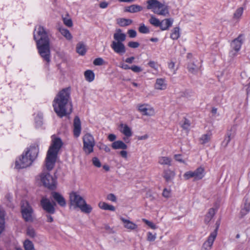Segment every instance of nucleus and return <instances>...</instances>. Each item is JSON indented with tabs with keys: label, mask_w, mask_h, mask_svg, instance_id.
<instances>
[{
	"label": "nucleus",
	"mask_w": 250,
	"mask_h": 250,
	"mask_svg": "<svg viewBox=\"0 0 250 250\" xmlns=\"http://www.w3.org/2000/svg\"><path fill=\"white\" fill-rule=\"evenodd\" d=\"M148 65L155 70H157L158 68V65L157 63L154 61H150L148 62Z\"/></svg>",
	"instance_id": "603ef678"
},
{
	"label": "nucleus",
	"mask_w": 250,
	"mask_h": 250,
	"mask_svg": "<svg viewBox=\"0 0 250 250\" xmlns=\"http://www.w3.org/2000/svg\"><path fill=\"white\" fill-rule=\"evenodd\" d=\"M51 196L60 206L63 207L66 206V200L62 194L57 192H52Z\"/></svg>",
	"instance_id": "6ab92c4d"
},
{
	"label": "nucleus",
	"mask_w": 250,
	"mask_h": 250,
	"mask_svg": "<svg viewBox=\"0 0 250 250\" xmlns=\"http://www.w3.org/2000/svg\"><path fill=\"white\" fill-rule=\"evenodd\" d=\"M130 69L135 73H139L143 71L141 67L136 65H133L130 66Z\"/></svg>",
	"instance_id": "09e8293b"
},
{
	"label": "nucleus",
	"mask_w": 250,
	"mask_h": 250,
	"mask_svg": "<svg viewBox=\"0 0 250 250\" xmlns=\"http://www.w3.org/2000/svg\"><path fill=\"white\" fill-rule=\"evenodd\" d=\"M127 33L130 38H133L136 37L137 35V32L135 30L133 29L128 30Z\"/></svg>",
	"instance_id": "13d9d810"
},
{
	"label": "nucleus",
	"mask_w": 250,
	"mask_h": 250,
	"mask_svg": "<svg viewBox=\"0 0 250 250\" xmlns=\"http://www.w3.org/2000/svg\"><path fill=\"white\" fill-rule=\"evenodd\" d=\"M55 111L57 115L61 118L70 113V112H66V110H55Z\"/></svg>",
	"instance_id": "3c124183"
},
{
	"label": "nucleus",
	"mask_w": 250,
	"mask_h": 250,
	"mask_svg": "<svg viewBox=\"0 0 250 250\" xmlns=\"http://www.w3.org/2000/svg\"><path fill=\"white\" fill-rule=\"evenodd\" d=\"M199 68L200 66L197 65L194 63H190L188 65V71L192 73L197 72L199 69Z\"/></svg>",
	"instance_id": "4c0bfd02"
},
{
	"label": "nucleus",
	"mask_w": 250,
	"mask_h": 250,
	"mask_svg": "<svg viewBox=\"0 0 250 250\" xmlns=\"http://www.w3.org/2000/svg\"><path fill=\"white\" fill-rule=\"evenodd\" d=\"M167 87L166 80L163 78H158L156 80L154 88L156 90H164Z\"/></svg>",
	"instance_id": "aec40b11"
},
{
	"label": "nucleus",
	"mask_w": 250,
	"mask_h": 250,
	"mask_svg": "<svg viewBox=\"0 0 250 250\" xmlns=\"http://www.w3.org/2000/svg\"><path fill=\"white\" fill-rule=\"evenodd\" d=\"M33 161L23 153L22 155L15 162V167L17 168H23L29 167Z\"/></svg>",
	"instance_id": "9d476101"
},
{
	"label": "nucleus",
	"mask_w": 250,
	"mask_h": 250,
	"mask_svg": "<svg viewBox=\"0 0 250 250\" xmlns=\"http://www.w3.org/2000/svg\"><path fill=\"white\" fill-rule=\"evenodd\" d=\"M149 21L150 23V24L155 26H159L160 24V21L153 16H151V18L149 19Z\"/></svg>",
	"instance_id": "a19ab883"
},
{
	"label": "nucleus",
	"mask_w": 250,
	"mask_h": 250,
	"mask_svg": "<svg viewBox=\"0 0 250 250\" xmlns=\"http://www.w3.org/2000/svg\"><path fill=\"white\" fill-rule=\"evenodd\" d=\"M4 228V212L0 211V234L1 233Z\"/></svg>",
	"instance_id": "e433bc0d"
},
{
	"label": "nucleus",
	"mask_w": 250,
	"mask_h": 250,
	"mask_svg": "<svg viewBox=\"0 0 250 250\" xmlns=\"http://www.w3.org/2000/svg\"><path fill=\"white\" fill-rule=\"evenodd\" d=\"M141 115L142 118L146 120L149 117L152 116L154 115L155 113L153 110H139Z\"/></svg>",
	"instance_id": "c85d7f7f"
},
{
	"label": "nucleus",
	"mask_w": 250,
	"mask_h": 250,
	"mask_svg": "<svg viewBox=\"0 0 250 250\" xmlns=\"http://www.w3.org/2000/svg\"><path fill=\"white\" fill-rule=\"evenodd\" d=\"M113 39L114 40L112 42L123 43V42L125 40L126 35L122 32L121 29H118L116 30L113 35Z\"/></svg>",
	"instance_id": "a211bd4d"
},
{
	"label": "nucleus",
	"mask_w": 250,
	"mask_h": 250,
	"mask_svg": "<svg viewBox=\"0 0 250 250\" xmlns=\"http://www.w3.org/2000/svg\"><path fill=\"white\" fill-rule=\"evenodd\" d=\"M24 153L33 161L38 156L39 148L38 146H30Z\"/></svg>",
	"instance_id": "f3484780"
},
{
	"label": "nucleus",
	"mask_w": 250,
	"mask_h": 250,
	"mask_svg": "<svg viewBox=\"0 0 250 250\" xmlns=\"http://www.w3.org/2000/svg\"><path fill=\"white\" fill-rule=\"evenodd\" d=\"M217 229L218 227H217L216 229L210 233V235L208 237L207 241V247L206 248V250H209L211 249L213 242L217 236Z\"/></svg>",
	"instance_id": "412c9836"
},
{
	"label": "nucleus",
	"mask_w": 250,
	"mask_h": 250,
	"mask_svg": "<svg viewBox=\"0 0 250 250\" xmlns=\"http://www.w3.org/2000/svg\"><path fill=\"white\" fill-rule=\"evenodd\" d=\"M147 4V8L151 9L156 14L165 16L168 14L167 7L157 0H148Z\"/></svg>",
	"instance_id": "39448f33"
},
{
	"label": "nucleus",
	"mask_w": 250,
	"mask_h": 250,
	"mask_svg": "<svg viewBox=\"0 0 250 250\" xmlns=\"http://www.w3.org/2000/svg\"><path fill=\"white\" fill-rule=\"evenodd\" d=\"M26 233L29 237L31 238H33L36 236L35 230L32 227H28L27 228Z\"/></svg>",
	"instance_id": "a18cd8bd"
},
{
	"label": "nucleus",
	"mask_w": 250,
	"mask_h": 250,
	"mask_svg": "<svg viewBox=\"0 0 250 250\" xmlns=\"http://www.w3.org/2000/svg\"><path fill=\"white\" fill-rule=\"evenodd\" d=\"M84 77L86 81L91 82L94 80L95 76L92 71L88 70L85 71Z\"/></svg>",
	"instance_id": "72a5a7b5"
},
{
	"label": "nucleus",
	"mask_w": 250,
	"mask_h": 250,
	"mask_svg": "<svg viewBox=\"0 0 250 250\" xmlns=\"http://www.w3.org/2000/svg\"><path fill=\"white\" fill-rule=\"evenodd\" d=\"M99 207L104 210L115 211V208L112 205H110L104 202H100L98 204Z\"/></svg>",
	"instance_id": "393cba45"
},
{
	"label": "nucleus",
	"mask_w": 250,
	"mask_h": 250,
	"mask_svg": "<svg viewBox=\"0 0 250 250\" xmlns=\"http://www.w3.org/2000/svg\"><path fill=\"white\" fill-rule=\"evenodd\" d=\"M62 21L63 22V23L67 26L70 27H72L73 25L72 21L68 17H63L62 18Z\"/></svg>",
	"instance_id": "79ce46f5"
},
{
	"label": "nucleus",
	"mask_w": 250,
	"mask_h": 250,
	"mask_svg": "<svg viewBox=\"0 0 250 250\" xmlns=\"http://www.w3.org/2000/svg\"><path fill=\"white\" fill-rule=\"evenodd\" d=\"M119 130L124 135L123 138L124 142L126 143H129V138L133 134L131 128L126 124H121L119 126Z\"/></svg>",
	"instance_id": "f8f14e48"
},
{
	"label": "nucleus",
	"mask_w": 250,
	"mask_h": 250,
	"mask_svg": "<svg viewBox=\"0 0 250 250\" xmlns=\"http://www.w3.org/2000/svg\"><path fill=\"white\" fill-rule=\"evenodd\" d=\"M243 34H240L237 38L234 39L230 43L231 47L236 52H238L243 43Z\"/></svg>",
	"instance_id": "4468645a"
},
{
	"label": "nucleus",
	"mask_w": 250,
	"mask_h": 250,
	"mask_svg": "<svg viewBox=\"0 0 250 250\" xmlns=\"http://www.w3.org/2000/svg\"><path fill=\"white\" fill-rule=\"evenodd\" d=\"M138 109H150L152 108L150 106L147 104H139L137 106Z\"/></svg>",
	"instance_id": "864d4df0"
},
{
	"label": "nucleus",
	"mask_w": 250,
	"mask_h": 250,
	"mask_svg": "<svg viewBox=\"0 0 250 250\" xmlns=\"http://www.w3.org/2000/svg\"><path fill=\"white\" fill-rule=\"evenodd\" d=\"M170 37L173 40H176L179 37V28L178 27L174 28L172 30Z\"/></svg>",
	"instance_id": "58836bf2"
},
{
	"label": "nucleus",
	"mask_w": 250,
	"mask_h": 250,
	"mask_svg": "<svg viewBox=\"0 0 250 250\" xmlns=\"http://www.w3.org/2000/svg\"><path fill=\"white\" fill-rule=\"evenodd\" d=\"M63 143L60 138L53 135L51 137V144L47 151L45 159V167L48 170H51L54 167L58 153L62 147Z\"/></svg>",
	"instance_id": "f03ea898"
},
{
	"label": "nucleus",
	"mask_w": 250,
	"mask_h": 250,
	"mask_svg": "<svg viewBox=\"0 0 250 250\" xmlns=\"http://www.w3.org/2000/svg\"><path fill=\"white\" fill-rule=\"evenodd\" d=\"M92 164L97 167H100L102 166L100 160L96 157H94L92 159Z\"/></svg>",
	"instance_id": "de8ad7c7"
},
{
	"label": "nucleus",
	"mask_w": 250,
	"mask_h": 250,
	"mask_svg": "<svg viewBox=\"0 0 250 250\" xmlns=\"http://www.w3.org/2000/svg\"><path fill=\"white\" fill-rule=\"evenodd\" d=\"M120 67L125 70L130 69V66L124 63H121Z\"/></svg>",
	"instance_id": "0e129e2a"
},
{
	"label": "nucleus",
	"mask_w": 250,
	"mask_h": 250,
	"mask_svg": "<svg viewBox=\"0 0 250 250\" xmlns=\"http://www.w3.org/2000/svg\"><path fill=\"white\" fill-rule=\"evenodd\" d=\"M244 10V8L243 7L238 8L233 13V19L237 21H239L243 14Z\"/></svg>",
	"instance_id": "a878e982"
},
{
	"label": "nucleus",
	"mask_w": 250,
	"mask_h": 250,
	"mask_svg": "<svg viewBox=\"0 0 250 250\" xmlns=\"http://www.w3.org/2000/svg\"><path fill=\"white\" fill-rule=\"evenodd\" d=\"M216 212V210L214 208H210L208 209L206 215V218L204 222L206 223L209 222L213 217Z\"/></svg>",
	"instance_id": "b1692460"
},
{
	"label": "nucleus",
	"mask_w": 250,
	"mask_h": 250,
	"mask_svg": "<svg viewBox=\"0 0 250 250\" xmlns=\"http://www.w3.org/2000/svg\"><path fill=\"white\" fill-rule=\"evenodd\" d=\"M111 146L114 149H126L127 148V145L122 141H114Z\"/></svg>",
	"instance_id": "4be33fe9"
},
{
	"label": "nucleus",
	"mask_w": 250,
	"mask_h": 250,
	"mask_svg": "<svg viewBox=\"0 0 250 250\" xmlns=\"http://www.w3.org/2000/svg\"><path fill=\"white\" fill-rule=\"evenodd\" d=\"M175 175V172L170 169H166L164 171L163 177L167 182L171 181Z\"/></svg>",
	"instance_id": "5701e85b"
},
{
	"label": "nucleus",
	"mask_w": 250,
	"mask_h": 250,
	"mask_svg": "<svg viewBox=\"0 0 250 250\" xmlns=\"http://www.w3.org/2000/svg\"><path fill=\"white\" fill-rule=\"evenodd\" d=\"M140 44L136 42H130L128 43V46L132 48H136L139 46Z\"/></svg>",
	"instance_id": "4d7b16f0"
},
{
	"label": "nucleus",
	"mask_w": 250,
	"mask_h": 250,
	"mask_svg": "<svg viewBox=\"0 0 250 250\" xmlns=\"http://www.w3.org/2000/svg\"><path fill=\"white\" fill-rule=\"evenodd\" d=\"M41 205L43 209L48 214H54L55 212V203H51L49 199L42 197L41 200Z\"/></svg>",
	"instance_id": "9b49d317"
},
{
	"label": "nucleus",
	"mask_w": 250,
	"mask_h": 250,
	"mask_svg": "<svg viewBox=\"0 0 250 250\" xmlns=\"http://www.w3.org/2000/svg\"><path fill=\"white\" fill-rule=\"evenodd\" d=\"M70 90L69 88L63 89L55 98L53 106L54 109H71L72 106L69 102Z\"/></svg>",
	"instance_id": "7ed1b4c3"
},
{
	"label": "nucleus",
	"mask_w": 250,
	"mask_h": 250,
	"mask_svg": "<svg viewBox=\"0 0 250 250\" xmlns=\"http://www.w3.org/2000/svg\"><path fill=\"white\" fill-rule=\"evenodd\" d=\"M107 199L112 202H115L116 201V197L113 194H109L107 196Z\"/></svg>",
	"instance_id": "e2e57ef3"
},
{
	"label": "nucleus",
	"mask_w": 250,
	"mask_h": 250,
	"mask_svg": "<svg viewBox=\"0 0 250 250\" xmlns=\"http://www.w3.org/2000/svg\"><path fill=\"white\" fill-rule=\"evenodd\" d=\"M142 7L139 5H132L130 6H128L126 9V11L130 12V13H136L139 12L142 10Z\"/></svg>",
	"instance_id": "2f4dec72"
},
{
	"label": "nucleus",
	"mask_w": 250,
	"mask_h": 250,
	"mask_svg": "<svg viewBox=\"0 0 250 250\" xmlns=\"http://www.w3.org/2000/svg\"><path fill=\"white\" fill-rule=\"evenodd\" d=\"M134 59H135V57H129V58H127L125 60V62H126V63L131 64V63H133Z\"/></svg>",
	"instance_id": "338daca9"
},
{
	"label": "nucleus",
	"mask_w": 250,
	"mask_h": 250,
	"mask_svg": "<svg viewBox=\"0 0 250 250\" xmlns=\"http://www.w3.org/2000/svg\"><path fill=\"white\" fill-rule=\"evenodd\" d=\"M35 31L36 33H34V39L36 42L39 52L44 60L49 62L50 51L47 32L42 26H39Z\"/></svg>",
	"instance_id": "f257e3e1"
},
{
	"label": "nucleus",
	"mask_w": 250,
	"mask_h": 250,
	"mask_svg": "<svg viewBox=\"0 0 250 250\" xmlns=\"http://www.w3.org/2000/svg\"><path fill=\"white\" fill-rule=\"evenodd\" d=\"M82 130L81 123L79 118L76 116L73 121V134L75 137L80 136Z\"/></svg>",
	"instance_id": "2eb2a0df"
},
{
	"label": "nucleus",
	"mask_w": 250,
	"mask_h": 250,
	"mask_svg": "<svg viewBox=\"0 0 250 250\" xmlns=\"http://www.w3.org/2000/svg\"><path fill=\"white\" fill-rule=\"evenodd\" d=\"M171 195V189L165 188L163 192V196L165 198H169Z\"/></svg>",
	"instance_id": "5fc2aeb1"
},
{
	"label": "nucleus",
	"mask_w": 250,
	"mask_h": 250,
	"mask_svg": "<svg viewBox=\"0 0 250 250\" xmlns=\"http://www.w3.org/2000/svg\"><path fill=\"white\" fill-rule=\"evenodd\" d=\"M191 123L189 120L187 118H184L183 123L181 124V127L184 130H185L187 132H188L189 130Z\"/></svg>",
	"instance_id": "f704fd0d"
},
{
	"label": "nucleus",
	"mask_w": 250,
	"mask_h": 250,
	"mask_svg": "<svg viewBox=\"0 0 250 250\" xmlns=\"http://www.w3.org/2000/svg\"><path fill=\"white\" fill-rule=\"evenodd\" d=\"M123 223L124 227L130 230L138 231V225L129 220L123 217L120 218Z\"/></svg>",
	"instance_id": "dca6fc26"
},
{
	"label": "nucleus",
	"mask_w": 250,
	"mask_h": 250,
	"mask_svg": "<svg viewBox=\"0 0 250 250\" xmlns=\"http://www.w3.org/2000/svg\"><path fill=\"white\" fill-rule=\"evenodd\" d=\"M132 21L130 19L120 18L117 20V23L120 26H126L131 24Z\"/></svg>",
	"instance_id": "cd10ccee"
},
{
	"label": "nucleus",
	"mask_w": 250,
	"mask_h": 250,
	"mask_svg": "<svg viewBox=\"0 0 250 250\" xmlns=\"http://www.w3.org/2000/svg\"><path fill=\"white\" fill-rule=\"evenodd\" d=\"M174 158L176 161L182 163L186 165H188V161L187 160H183L182 158V156L180 154H176L174 156Z\"/></svg>",
	"instance_id": "c03bdc74"
},
{
	"label": "nucleus",
	"mask_w": 250,
	"mask_h": 250,
	"mask_svg": "<svg viewBox=\"0 0 250 250\" xmlns=\"http://www.w3.org/2000/svg\"><path fill=\"white\" fill-rule=\"evenodd\" d=\"M168 66L169 69H170L173 72V73H175V62H170L168 63Z\"/></svg>",
	"instance_id": "680f3d73"
},
{
	"label": "nucleus",
	"mask_w": 250,
	"mask_h": 250,
	"mask_svg": "<svg viewBox=\"0 0 250 250\" xmlns=\"http://www.w3.org/2000/svg\"><path fill=\"white\" fill-rule=\"evenodd\" d=\"M69 204L70 206L74 209L79 208L85 213H89L92 209V208L86 204L83 198L76 192H72L69 194Z\"/></svg>",
	"instance_id": "20e7f679"
},
{
	"label": "nucleus",
	"mask_w": 250,
	"mask_h": 250,
	"mask_svg": "<svg viewBox=\"0 0 250 250\" xmlns=\"http://www.w3.org/2000/svg\"><path fill=\"white\" fill-rule=\"evenodd\" d=\"M158 163L162 165H171V159L167 157H161L159 158Z\"/></svg>",
	"instance_id": "473e14b6"
},
{
	"label": "nucleus",
	"mask_w": 250,
	"mask_h": 250,
	"mask_svg": "<svg viewBox=\"0 0 250 250\" xmlns=\"http://www.w3.org/2000/svg\"><path fill=\"white\" fill-rule=\"evenodd\" d=\"M108 139H109V141L112 142L115 140V139H116V136L115 135L113 134H110L108 135Z\"/></svg>",
	"instance_id": "774afa93"
},
{
	"label": "nucleus",
	"mask_w": 250,
	"mask_h": 250,
	"mask_svg": "<svg viewBox=\"0 0 250 250\" xmlns=\"http://www.w3.org/2000/svg\"><path fill=\"white\" fill-rule=\"evenodd\" d=\"M183 176L185 180H188L191 178H193L194 181L201 180L203 177V167L200 166L194 171H188Z\"/></svg>",
	"instance_id": "6e6552de"
},
{
	"label": "nucleus",
	"mask_w": 250,
	"mask_h": 250,
	"mask_svg": "<svg viewBox=\"0 0 250 250\" xmlns=\"http://www.w3.org/2000/svg\"><path fill=\"white\" fill-rule=\"evenodd\" d=\"M110 46L113 50L119 55H123L126 52V48L123 43L111 42Z\"/></svg>",
	"instance_id": "ddd939ff"
},
{
	"label": "nucleus",
	"mask_w": 250,
	"mask_h": 250,
	"mask_svg": "<svg viewBox=\"0 0 250 250\" xmlns=\"http://www.w3.org/2000/svg\"><path fill=\"white\" fill-rule=\"evenodd\" d=\"M156 238V234H152L151 232H148L147 233V238L146 240L149 242H153Z\"/></svg>",
	"instance_id": "49530a36"
},
{
	"label": "nucleus",
	"mask_w": 250,
	"mask_h": 250,
	"mask_svg": "<svg viewBox=\"0 0 250 250\" xmlns=\"http://www.w3.org/2000/svg\"><path fill=\"white\" fill-rule=\"evenodd\" d=\"M125 149H124L123 150H122L119 153L120 154V155L124 158H127V152L125 150H124Z\"/></svg>",
	"instance_id": "69168bd1"
},
{
	"label": "nucleus",
	"mask_w": 250,
	"mask_h": 250,
	"mask_svg": "<svg viewBox=\"0 0 250 250\" xmlns=\"http://www.w3.org/2000/svg\"><path fill=\"white\" fill-rule=\"evenodd\" d=\"M250 210V204L247 203L245 204L244 207L240 211V214L242 216H244L247 214Z\"/></svg>",
	"instance_id": "ea45409f"
},
{
	"label": "nucleus",
	"mask_w": 250,
	"mask_h": 250,
	"mask_svg": "<svg viewBox=\"0 0 250 250\" xmlns=\"http://www.w3.org/2000/svg\"><path fill=\"white\" fill-rule=\"evenodd\" d=\"M59 31L67 40H70L72 39V36L68 30L64 28L60 27L59 28Z\"/></svg>",
	"instance_id": "7c9ffc66"
},
{
	"label": "nucleus",
	"mask_w": 250,
	"mask_h": 250,
	"mask_svg": "<svg viewBox=\"0 0 250 250\" xmlns=\"http://www.w3.org/2000/svg\"><path fill=\"white\" fill-rule=\"evenodd\" d=\"M100 149L104 150L106 152H109L110 151V148L106 145L101 144L99 146Z\"/></svg>",
	"instance_id": "bf43d9fd"
},
{
	"label": "nucleus",
	"mask_w": 250,
	"mask_h": 250,
	"mask_svg": "<svg viewBox=\"0 0 250 250\" xmlns=\"http://www.w3.org/2000/svg\"><path fill=\"white\" fill-rule=\"evenodd\" d=\"M23 246L25 250H35L33 243L29 240H26Z\"/></svg>",
	"instance_id": "c9c22d12"
},
{
	"label": "nucleus",
	"mask_w": 250,
	"mask_h": 250,
	"mask_svg": "<svg viewBox=\"0 0 250 250\" xmlns=\"http://www.w3.org/2000/svg\"><path fill=\"white\" fill-rule=\"evenodd\" d=\"M45 187L53 189L56 186L55 179L47 172L43 171L37 178Z\"/></svg>",
	"instance_id": "423d86ee"
},
{
	"label": "nucleus",
	"mask_w": 250,
	"mask_h": 250,
	"mask_svg": "<svg viewBox=\"0 0 250 250\" xmlns=\"http://www.w3.org/2000/svg\"><path fill=\"white\" fill-rule=\"evenodd\" d=\"M21 209L23 218L26 221H33V210L31 207L26 201H22L21 205Z\"/></svg>",
	"instance_id": "1a4fd4ad"
},
{
	"label": "nucleus",
	"mask_w": 250,
	"mask_h": 250,
	"mask_svg": "<svg viewBox=\"0 0 250 250\" xmlns=\"http://www.w3.org/2000/svg\"><path fill=\"white\" fill-rule=\"evenodd\" d=\"M139 31L141 33L146 34L149 32V29L145 24H142L139 28Z\"/></svg>",
	"instance_id": "37998d69"
},
{
	"label": "nucleus",
	"mask_w": 250,
	"mask_h": 250,
	"mask_svg": "<svg viewBox=\"0 0 250 250\" xmlns=\"http://www.w3.org/2000/svg\"><path fill=\"white\" fill-rule=\"evenodd\" d=\"M172 24V21L169 19H165L160 22V24L159 26L160 27L162 30L167 29Z\"/></svg>",
	"instance_id": "bb28decb"
},
{
	"label": "nucleus",
	"mask_w": 250,
	"mask_h": 250,
	"mask_svg": "<svg viewBox=\"0 0 250 250\" xmlns=\"http://www.w3.org/2000/svg\"><path fill=\"white\" fill-rule=\"evenodd\" d=\"M143 222H144L150 228L155 229L157 228L155 225H154L152 222H150L146 219H142Z\"/></svg>",
	"instance_id": "8fccbe9b"
},
{
	"label": "nucleus",
	"mask_w": 250,
	"mask_h": 250,
	"mask_svg": "<svg viewBox=\"0 0 250 250\" xmlns=\"http://www.w3.org/2000/svg\"><path fill=\"white\" fill-rule=\"evenodd\" d=\"M83 150L86 155H89L93 152V148L95 145V140L89 133L85 134L83 137Z\"/></svg>",
	"instance_id": "0eeeda50"
},
{
	"label": "nucleus",
	"mask_w": 250,
	"mask_h": 250,
	"mask_svg": "<svg viewBox=\"0 0 250 250\" xmlns=\"http://www.w3.org/2000/svg\"><path fill=\"white\" fill-rule=\"evenodd\" d=\"M93 63L95 65H101L104 63V60L101 58H98L94 60Z\"/></svg>",
	"instance_id": "6e6d98bb"
},
{
	"label": "nucleus",
	"mask_w": 250,
	"mask_h": 250,
	"mask_svg": "<svg viewBox=\"0 0 250 250\" xmlns=\"http://www.w3.org/2000/svg\"><path fill=\"white\" fill-rule=\"evenodd\" d=\"M85 45L82 42H79L77 44V52L81 55H83L86 52Z\"/></svg>",
	"instance_id": "c756f323"
},
{
	"label": "nucleus",
	"mask_w": 250,
	"mask_h": 250,
	"mask_svg": "<svg viewBox=\"0 0 250 250\" xmlns=\"http://www.w3.org/2000/svg\"><path fill=\"white\" fill-rule=\"evenodd\" d=\"M211 133L209 131L204 135V143L208 142L211 138Z\"/></svg>",
	"instance_id": "052dcab7"
}]
</instances>
